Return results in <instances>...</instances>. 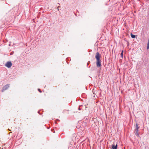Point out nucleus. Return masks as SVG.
Instances as JSON below:
<instances>
[{"label":"nucleus","mask_w":149,"mask_h":149,"mask_svg":"<svg viewBox=\"0 0 149 149\" xmlns=\"http://www.w3.org/2000/svg\"><path fill=\"white\" fill-rule=\"evenodd\" d=\"M97 60L96 64L97 67H100L101 65V60L100 59V56L98 52H97L95 56Z\"/></svg>","instance_id":"obj_1"},{"label":"nucleus","mask_w":149,"mask_h":149,"mask_svg":"<svg viewBox=\"0 0 149 149\" xmlns=\"http://www.w3.org/2000/svg\"><path fill=\"white\" fill-rule=\"evenodd\" d=\"M12 63L10 62H7L5 64V66L8 68H10L12 66Z\"/></svg>","instance_id":"obj_2"},{"label":"nucleus","mask_w":149,"mask_h":149,"mask_svg":"<svg viewBox=\"0 0 149 149\" xmlns=\"http://www.w3.org/2000/svg\"><path fill=\"white\" fill-rule=\"evenodd\" d=\"M9 87V84H7L4 86L2 88V92H3L5 90L7 89Z\"/></svg>","instance_id":"obj_3"},{"label":"nucleus","mask_w":149,"mask_h":149,"mask_svg":"<svg viewBox=\"0 0 149 149\" xmlns=\"http://www.w3.org/2000/svg\"><path fill=\"white\" fill-rule=\"evenodd\" d=\"M135 134L137 136H139V134L138 133V130H135Z\"/></svg>","instance_id":"obj_4"},{"label":"nucleus","mask_w":149,"mask_h":149,"mask_svg":"<svg viewBox=\"0 0 149 149\" xmlns=\"http://www.w3.org/2000/svg\"><path fill=\"white\" fill-rule=\"evenodd\" d=\"M112 149H117V145L116 146L114 145H112Z\"/></svg>","instance_id":"obj_5"},{"label":"nucleus","mask_w":149,"mask_h":149,"mask_svg":"<svg viewBox=\"0 0 149 149\" xmlns=\"http://www.w3.org/2000/svg\"><path fill=\"white\" fill-rule=\"evenodd\" d=\"M147 49H149V38L148 40V43L147 44Z\"/></svg>","instance_id":"obj_6"},{"label":"nucleus","mask_w":149,"mask_h":149,"mask_svg":"<svg viewBox=\"0 0 149 149\" xmlns=\"http://www.w3.org/2000/svg\"><path fill=\"white\" fill-rule=\"evenodd\" d=\"M131 37L133 38H135V35H134L133 34H132V33H131Z\"/></svg>","instance_id":"obj_7"},{"label":"nucleus","mask_w":149,"mask_h":149,"mask_svg":"<svg viewBox=\"0 0 149 149\" xmlns=\"http://www.w3.org/2000/svg\"><path fill=\"white\" fill-rule=\"evenodd\" d=\"M136 128L135 129V130H138L139 127H138V125L137 124H136Z\"/></svg>","instance_id":"obj_8"},{"label":"nucleus","mask_w":149,"mask_h":149,"mask_svg":"<svg viewBox=\"0 0 149 149\" xmlns=\"http://www.w3.org/2000/svg\"><path fill=\"white\" fill-rule=\"evenodd\" d=\"M123 51L122 50V52H121V54H120L121 56L122 57V58H123Z\"/></svg>","instance_id":"obj_9"},{"label":"nucleus","mask_w":149,"mask_h":149,"mask_svg":"<svg viewBox=\"0 0 149 149\" xmlns=\"http://www.w3.org/2000/svg\"><path fill=\"white\" fill-rule=\"evenodd\" d=\"M38 90L40 92H41V91H40V89H38Z\"/></svg>","instance_id":"obj_10"},{"label":"nucleus","mask_w":149,"mask_h":149,"mask_svg":"<svg viewBox=\"0 0 149 149\" xmlns=\"http://www.w3.org/2000/svg\"><path fill=\"white\" fill-rule=\"evenodd\" d=\"M79 110H80V108H79Z\"/></svg>","instance_id":"obj_11"}]
</instances>
